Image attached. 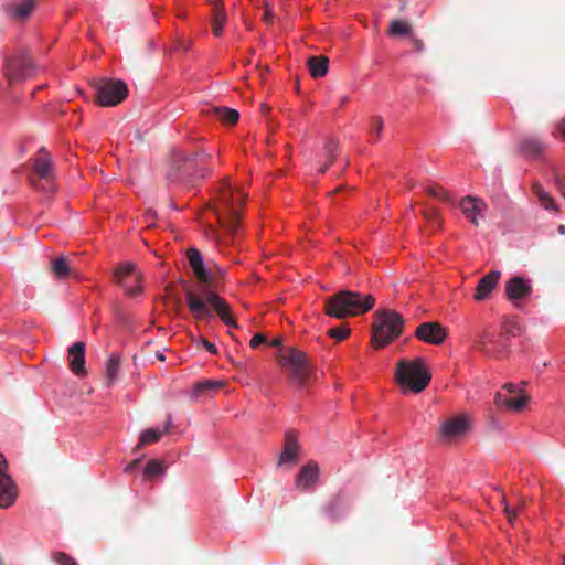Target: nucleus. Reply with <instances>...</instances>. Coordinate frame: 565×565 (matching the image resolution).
I'll use <instances>...</instances> for the list:
<instances>
[{
    "instance_id": "39448f33",
    "label": "nucleus",
    "mask_w": 565,
    "mask_h": 565,
    "mask_svg": "<svg viewBox=\"0 0 565 565\" xmlns=\"http://www.w3.org/2000/svg\"><path fill=\"white\" fill-rule=\"evenodd\" d=\"M405 321L395 310H379L374 315L372 345L382 349L396 340L404 330Z\"/></svg>"
},
{
    "instance_id": "ddd939ff",
    "label": "nucleus",
    "mask_w": 565,
    "mask_h": 565,
    "mask_svg": "<svg viewBox=\"0 0 565 565\" xmlns=\"http://www.w3.org/2000/svg\"><path fill=\"white\" fill-rule=\"evenodd\" d=\"M532 291L531 281L521 276L511 277L504 285L505 297L516 308L521 307V302L526 300L532 295Z\"/></svg>"
},
{
    "instance_id": "2eb2a0df",
    "label": "nucleus",
    "mask_w": 565,
    "mask_h": 565,
    "mask_svg": "<svg viewBox=\"0 0 565 565\" xmlns=\"http://www.w3.org/2000/svg\"><path fill=\"white\" fill-rule=\"evenodd\" d=\"M471 420L466 414L446 419L439 427V435L446 440L463 436L470 428Z\"/></svg>"
},
{
    "instance_id": "dca6fc26",
    "label": "nucleus",
    "mask_w": 565,
    "mask_h": 565,
    "mask_svg": "<svg viewBox=\"0 0 565 565\" xmlns=\"http://www.w3.org/2000/svg\"><path fill=\"white\" fill-rule=\"evenodd\" d=\"M320 477V468L316 461H309L301 467L296 476V487L300 491H309L318 483Z\"/></svg>"
},
{
    "instance_id": "a878e982",
    "label": "nucleus",
    "mask_w": 565,
    "mask_h": 565,
    "mask_svg": "<svg viewBox=\"0 0 565 565\" xmlns=\"http://www.w3.org/2000/svg\"><path fill=\"white\" fill-rule=\"evenodd\" d=\"M171 426L169 420L163 430L149 428L141 433L138 445L135 447L134 452H137L141 447L149 444H154L160 440L163 434L168 433Z\"/></svg>"
},
{
    "instance_id": "c85d7f7f",
    "label": "nucleus",
    "mask_w": 565,
    "mask_h": 565,
    "mask_svg": "<svg viewBox=\"0 0 565 565\" xmlns=\"http://www.w3.org/2000/svg\"><path fill=\"white\" fill-rule=\"evenodd\" d=\"M120 356L118 354L113 353L106 362L105 366V375L107 380V385L110 386L116 380L119 369H120Z\"/></svg>"
},
{
    "instance_id": "473e14b6",
    "label": "nucleus",
    "mask_w": 565,
    "mask_h": 565,
    "mask_svg": "<svg viewBox=\"0 0 565 565\" xmlns=\"http://www.w3.org/2000/svg\"><path fill=\"white\" fill-rule=\"evenodd\" d=\"M529 402V396L521 395L519 397H509L503 399V406H505L510 411L520 412L522 411Z\"/></svg>"
},
{
    "instance_id": "f3484780",
    "label": "nucleus",
    "mask_w": 565,
    "mask_h": 565,
    "mask_svg": "<svg viewBox=\"0 0 565 565\" xmlns=\"http://www.w3.org/2000/svg\"><path fill=\"white\" fill-rule=\"evenodd\" d=\"M68 362L71 371L79 377L87 374L85 369V343L82 341L75 342L68 348Z\"/></svg>"
},
{
    "instance_id": "5701e85b",
    "label": "nucleus",
    "mask_w": 565,
    "mask_h": 565,
    "mask_svg": "<svg viewBox=\"0 0 565 565\" xmlns=\"http://www.w3.org/2000/svg\"><path fill=\"white\" fill-rule=\"evenodd\" d=\"M498 342V339L495 335L483 332L476 339L475 345L478 350L483 352L488 356L499 358L500 352L497 351L494 348H492Z\"/></svg>"
},
{
    "instance_id": "9b49d317",
    "label": "nucleus",
    "mask_w": 565,
    "mask_h": 565,
    "mask_svg": "<svg viewBox=\"0 0 565 565\" xmlns=\"http://www.w3.org/2000/svg\"><path fill=\"white\" fill-rule=\"evenodd\" d=\"M301 446L295 430L288 429L284 435V447L276 461V469L291 470L299 460Z\"/></svg>"
},
{
    "instance_id": "412c9836",
    "label": "nucleus",
    "mask_w": 565,
    "mask_h": 565,
    "mask_svg": "<svg viewBox=\"0 0 565 565\" xmlns=\"http://www.w3.org/2000/svg\"><path fill=\"white\" fill-rule=\"evenodd\" d=\"M188 259L199 281L202 284L211 282L212 277L204 267L203 258L200 252L195 248H190L188 250Z\"/></svg>"
},
{
    "instance_id": "f257e3e1",
    "label": "nucleus",
    "mask_w": 565,
    "mask_h": 565,
    "mask_svg": "<svg viewBox=\"0 0 565 565\" xmlns=\"http://www.w3.org/2000/svg\"><path fill=\"white\" fill-rule=\"evenodd\" d=\"M374 303L375 299L370 294L342 290L326 299L324 312L329 317L344 319L370 311Z\"/></svg>"
},
{
    "instance_id": "6ab92c4d",
    "label": "nucleus",
    "mask_w": 565,
    "mask_h": 565,
    "mask_svg": "<svg viewBox=\"0 0 565 565\" xmlns=\"http://www.w3.org/2000/svg\"><path fill=\"white\" fill-rule=\"evenodd\" d=\"M501 277V271L491 270L486 276H483L476 288V292L473 295L475 300L483 301L491 295L492 290L498 285V281Z\"/></svg>"
},
{
    "instance_id": "72a5a7b5",
    "label": "nucleus",
    "mask_w": 565,
    "mask_h": 565,
    "mask_svg": "<svg viewBox=\"0 0 565 565\" xmlns=\"http://www.w3.org/2000/svg\"><path fill=\"white\" fill-rule=\"evenodd\" d=\"M390 34L396 35H408L412 32V26L407 21L394 20L391 22Z\"/></svg>"
},
{
    "instance_id": "a19ab883",
    "label": "nucleus",
    "mask_w": 565,
    "mask_h": 565,
    "mask_svg": "<svg viewBox=\"0 0 565 565\" xmlns=\"http://www.w3.org/2000/svg\"><path fill=\"white\" fill-rule=\"evenodd\" d=\"M500 503L504 509V512L508 516L509 522L512 523L516 515L515 509L511 508V505L507 502L504 497L500 500Z\"/></svg>"
},
{
    "instance_id": "8fccbe9b",
    "label": "nucleus",
    "mask_w": 565,
    "mask_h": 565,
    "mask_svg": "<svg viewBox=\"0 0 565 565\" xmlns=\"http://www.w3.org/2000/svg\"><path fill=\"white\" fill-rule=\"evenodd\" d=\"M413 45H414V47H415V50H416V51H419V52H420V51H423V50H424V43H423V41H422V40H419V39H414V40H413Z\"/></svg>"
},
{
    "instance_id": "49530a36",
    "label": "nucleus",
    "mask_w": 565,
    "mask_h": 565,
    "mask_svg": "<svg viewBox=\"0 0 565 565\" xmlns=\"http://www.w3.org/2000/svg\"><path fill=\"white\" fill-rule=\"evenodd\" d=\"M202 344L210 353L217 354L216 347L213 343L209 342L206 339H202Z\"/></svg>"
},
{
    "instance_id": "4468645a",
    "label": "nucleus",
    "mask_w": 565,
    "mask_h": 565,
    "mask_svg": "<svg viewBox=\"0 0 565 565\" xmlns=\"http://www.w3.org/2000/svg\"><path fill=\"white\" fill-rule=\"evenodd\" d=\"M414 334L419 341L431 345L441 344L448 337L447 329L437 321L420 323Z\"/></svg>"
},
{
    "instance_id": "c03bdc74",
    "label": "nucleus",
    "mask_w": 565,
    "mask_h": 565,
    "mask_svg": "<svg viewBox=\"0 0 565 565\" xmlns=\"http://www.w3.org/2000/svg\"><path fill=\"white\" fill-rule=\"evenodd\" d=\"M15 502V497H0V508L8 509Z\"/></svg>"
},
{
    "instance_id": "1a4fd4ad",
    "label": "nucleus",
    "mask_w": 565,
    "mask_h": 565,
    "mask_svg": "<svg viewBox=\"0 0 565 565\" xmlns=\"http://www.w3.org/2000/svg\"><path fill=\"white\" fill-rule=\"evenodd\" d=\"M210 159L211 154L205 152L203 149L193 151L189 154L178 151L172 157L168 178L175 181L180 178L190 177V170H195L199 163L205 162Z\"/></svg>"
},
{
    "instance_id": "ea45409f",
    "label": "nucleus",
    "mask_w": 565,
    "mask_h": 565,
    "mask_svg": "<svg viewBox=\"0 0 565 565\" xmlns=\"http://www.w3.org/2000/svg\"><path fill=\"white\" fill-rule=\"evenodd\" d=\"M53 557L58 565H77L74 558L64 552H56Z\"/></svg>"
},
{
    "instance_id": "37998d69",
    "label": "nucleus",
    "mask_w": 565,
    "mask_h": 565,
    "mask_svg": "<svg viewBox=\"0 0 565 565\" xmlns=\"http://www.w3.org/2000/svg\"><path fill=\"white\" fill-rule=\"evenodd\" d=\"M265 342H266V337L263 333H256L252 338L249 345H250V348L256 349L258 345H260Z\"/></svg>"
},
{
    "instance_id": "a211bd4d",
    "label": "nucleus",
    "mask_w": 565,
    "mask_h": 565,
    "mask_svg": "<svg viewBox=\"0 0 565 565\" xmlns=\"http://www.w3.org/2000/svg\"><path fill=\"white\" fill-rule=\"evenodd\" d=\"M462 213L476 226L479 225V218L484 217L486 204L482 200L473 196H466L460 202Z\"/></svg>"
},
{
    "instance_id": "09e8293b",
    "label": "nucleus",
    "mask_w": 565,
    "mask_h": 565,
    "mask_svg": "<svg viewBox=\"0 0 565 565\" xmlns=\"http://www.w3.org/2000/svg\"><path fill=\"white\" fill-rule=\"evenodd\" d=\"M140 462V459H135L132 460L127 467H126V472H132L139 465Z\"/></svg>"
},
{
    "instance_id": "864d4df0",
    "label": "nucleus",
    "mask_w": 565,
    "mask_h": 565,
    "mask_svg": "<svg viewBox=\"0 0 565 565\" xmlns=\"http://www.w3.org/2000/svg\"><path fill=\"white\" fill-rule=\"evenodd\" d=\"M273 347H281L282 345V339L280 337L275 338L271 343Z\"/></svg>"
},
{
    "instance_id": "393cba45",
    "label": "nucleus",
    "mask_w": 565,
    "mask_h": 565,
    "mask_svg": "<svg viewBox=\"0 0 565 565\" xmlns=\"http://www.w3.org/2000/svg\"><path fill=\"white\" fill-rule=\"evenodd\" d=\"M212 32L215 36H221L223 26L227 20L224 6L221 0L213 1Z\"/></svg>"
},
{
    "instance_id": "58836bf2",
    "label": "nucleus",
    "mask_w": 565,
    "mask_h": 565,
    "mask_svg": "<svg viewBox=\"0 0 565 565\" xmlns=\"http://www.w3.org/2000/svg\"><path fill=\"white\" fill-rule=\"evenodd\" d=\"M328 334L333 338V339H337L339 341L341 340H344L345 338L349 337L350 334V329L343 327V326H340V327H335V328H332L328 331Z\"/></svg>"
},
{
    "instance_id": "9d476101",
    "label": "nucleus",
    "mask_w": 565,
    "mask_h": 565,
    "mask_svg": "<svg viewBox=\"0 0 565 565\" xmlns=\"http://www.w3.org/2000/svg\"><path fill=\"white\" fill-rule=\"evenodd\" d=\"M38 181H32L34 188L44 192H54L52 158L45 148L39 149L33 164Z\"/></svg>"
},
{
    "instance_id": "aec40b11",
    "label": "nucleus",
    "mask_w": 565,
    "mask_h": 565,
    "mask_svg": "<svg viewBox=\"0 0 565 565\" xmlns=\"http://www.w3.org/2000/svg\"><path fill=\"white\" fill-rule=\"evenodd\" d=\"M202 114L207 117L216 118L222 124H227V125L236 124L239 118V114L235 109L227 108V107H215V106H211V105H206L205 107H203Z\"/></svg>"
},
{
    "instance_id": "b1692460",
    "label": "nucleus",
    "mask_w": 565,
    "mask_h": 565,
    "mask_svg": "<svg viewBox=\"0 0 565 565\" xmlns=\"http://www.w3.org/2000/svg\"><path fill=\"white\" fill-rule=\"evenodd\" d=\"M8 463L0 454V494H17L18 489L12 478L7 473Z\"/></svg>"
},
{
    "instance_id": "20e7f679",
    "label": "nucleus",
    "mask_w": 565,
    "mask_h": 565,
    "mask_svg": "<svg viewBox=\"0 0 565 565\" xmlns=\"http://www.w3.org/2000/svg\"><path fill=\"white\" fill-rule=\"evenodd\" d=\"M395 380L404 393L411 391L417 394L428 386L431 373L425 365L423 358L403 359L396 364Z\"/></svg>"
},
{
    "instance_id": "6e6552de",
    "label": "nucleus",
    "mask_w": 565,
    "mask_h": 565,
    "mask_svg": "<svg viewBox=\"0 0 565 565\" xmlns=\"http://www.w3.org/2000/svg\"><path fill=\"white\" fill-rule=\"evenodd\" d=\"M92 86L95 89V98L98 105L111 107L120 104L128 95V87L121 81L108 78L94 79Z\"/></svg>"
},
{
    "instance_id": "2f4dec72",
    "label": "nucleus",
    "mask_w": 565,
    "mask_h": 565,
    "mask_svg": "<svg viewBox=\"0 0 565 565\" xmlns=\"http://www.w3.org/2000/svg\"><path fill=\"white\" fill-rule=\"evenodd\" d=\"M164 471L163 462L157 459H151L143 468V475L147 479H152L160 476Z\"/></svg>"
},
{
    "instance_id": "de8ad7c7",
    "label": "nucleus",
    "mask_w": 565,
    "mask_h": 565,
    "mask_svg": "<svg viewBox=\"0 0 565 565\" xmlns=\"http://www.w3.org/2000/svg\"><path fill=\"white\" fill-rule=\"evenodd\" d=\"M556 130H557L558 136L562 137L563 139H565V118H563L558 122Z\"/></svg>"
},
{
    "instance_id": "3c124183",
    "label": "nucleus",
    "mask_w": 565,
    "mask_h": 565,
    "mask_svg": "<svg viewBox=\"0 0 565 565\" xmlns=\"http://www.w3.org/2000/svg\"><path fill=\"white\" fill-rule=\"evenodd\" d=\"M507 398L504 395H502L501 393H497L495 394V397H494V403L499 406H503V399Z\"/></svg>"
},
{
    "instance_id": "e433bc0d",
    "label": "nucleus",
    "mask_w": 565,
    "mask_h": 565,
    "mask_svg": "<svg viewBox=\"0 0 565 565\" xmlns=\"http://www.w3.org/2000/svg\"><path fill=\"white\" fill-rule=\"evenodd\" d=\"M224 384L222 382H215V381H203L199 382L194 385L193 392L195 395L200 394L203 391L206 390H215L222 387Z\"/></svg>"
},
{
    "instance_id": "c756f323",
    "label": "nucleus",
    "mask_w": 565,
    "mask_h": 565,
    "mask_svg": "<svg viewBox=\"0 0 565 565\" xmlns=\"http://www.w3.org/2000/svg\"><path fill=\"white\" fill-rule=\"evenodd\" d=\"M34 8V0H22L20 3L13 4L11 12L18 19L29 17Z\"/></svg>"
},
{
    "instance_id": "0eeeda50",
    "label": "nucleus",
    "mask_w": 565,
    "mask_h": 565,
    "mask_svg": "<svg viewBox=\"0 0 565 565\" xmlns=\"http://www.w3.org/2000/svg\"><path fill=\"white\" fill-rule=\"evenodd\" d=\"M36 73V66L25 50L12 54L6 60L4 76L10 85L32 78Z\"/></svg>"
},
{
    "instance_id": "680f3d73",
    "label": "nucleus",
    "mask_w": 565,
    "mask_h": 565,
    "mask_svg": "<svg viewBox=\"0 0 565 565\" xmlns=\"http://www.w3.org/2000/svg\"><path fill=\"white\" fill-rule=\"evenodd\" d=\"M563 565H565V558H564V561H563Z\"/></svg>"
},
{
    "instance_id": "f8f14e48",
    "label": "nucleus",
    "mask_w": 565,
    "mask_h": 565,
    "mask_svg": "<svg viewBox=\"0 0 565 565\" xmlns=\"http://www.w3.org/2000/svg\"><path fill=\"white\" fill-rule=\"evenodd\" d=\"M115 279L129 296L141 294V273L134 263H122L114 271Z\"/></svg>"
},
{
    "instance_id": "4be33fe9",
    "label": "nucleus",
    "mask_w": 565,
    "mask_h": 565,
    "mask_svg": "<svg viewBox=\"0 0 565 565\" xmlns=\"http://www.w3.org/2000/svg\"><path fill=\"white\" fill-rule=\"evenodd\" d=\"M546 149V143L537 137H524L519 142V150L527 157H539Z\"/></svg>"
},
{
    "instance_id": "79ce46f5",
    "label": "nucleus",
    "mask_w": 565,
    "mask_h": 565,
    "mask_svg": "<svg viewBox=\"0 0 565 565\" xmlns=\"http://www.w3.org/2000/svg\"><path fill=\"white\" fill-rule=\"evenodd\" d=\"M423 215L427 220L436 221V222L438 221V210L435 207H426L423 211Z\"/></svg>"
},
{
    "instance_id": "4d7b16f0",
    "label": "nucleus",
    "mask_w": 565,
    "mask_h": 565,
    "mask_svg": "<svg viewBox=\"0 0 565 565\" xmlns=\"http://www.w3.org/2000/svg\"><path fill=\"white\" fill-rule=\"evenodd\" d=\"M558 232H559L561 234H565V225H559V226H558Z\"/></svg>"
},
{
    "instance_id": "a18cd8bd",
    "label": "nucleus",
    "mask_w": 565,
    "mask_h": 565,
    "mask_svg": "<svg viewBox=\"0 0 565 565\" xmlns=\"http://www.w3.org/2000/svg\"><path fill=\"white\" fill-rule=\"evenodd\" d=\"M263 19L268 24L273 23L274 20V13L267 2H265V13Z\"/></svg>"
},
{
    "instance_id": "423d86ee",
    "label": "nucleus",
    "mask_w": 565,
    "mask_h": 565,
    "mask_svg": "<svg viewBox=\"0 0 565 565\" xmlns=\"http://www.w3.org/2000/svg\"><path fill=\"white\" fill-rule=\"evenodd\" d=\"M281 366L288 369L290 380L303 386L312 374V366L305 352L289 347L282 349L278 354Z\"/></svg>"
},
{
    "instance_id": "f03ea898",
    "label": "nucleus",
    "mask_w": 565,
    "mask_h": 565,
    "mask_svg": "<svg viewBox=\"0 0 565 565\" xmlns=\"http://www.w3.org/2000/svg\"><path fill=\"white\" fill-rule=\"evenodd\" d=\"M245 194L239 190H233L228 182H224L220 190L217 205L214 213L217 217L220 226H222L232 237L238 233L241 212Z\"/></svg>"
},
{
    "instance_id": "c9c22d12",
    "label": "nucleus",
    "mask_w": 565,
    "mask_h": 565,
    "mask_svg": "<svg viewBox=\"0 0 565 565\" xmlns=\"http://www.w3.org/2000/svg\"><path fill=\"white\" fill-rule=\"evenodd\" d=\"M426 192L433 198L439 199L445 202H451V195L448 191H446L441 186H429L426 189Z\"/></svg>"
},
{
    "instance_id": "13d9d810",
    "label": "nucleus",
    "mask_w": 565,
    "mask_h": 565,
    "mask_svg": "<svg viewBox=\"0 0 565 565\" xmlns=\"http://www.w3.org/2000/svg\"><path fill=\"white\" fill-rule=\"evenodd\" d=\"M269 72V67L268 66H265L262 68V76L265 74V73H268Z\"/></svg>"
},
{
    "instance_id": "cd10ccee",
    "label": "nucleus",
    "mask_w": 565,
    "mask_h": 565,
    "mask_svg": "<svg viewBox=\"0 0 565 565\" xmlns=\"http://www.w3.org/2000/svg\"><path fill=\"white\" fill-rule=\"evenodd\" d=\"M533 192L535 193L541 205L551 212H558V207L554 202V199L542 188L537 182L532 185Z\"/></svg>"
},
{
    "instance_id": "4c0bfd02",
    "label": "nucleus",
    "mask_w": 565,
    "mask_h": 565,
    "mask_svg": "<svg viewBox=\"0 0 565 565\" xmlns=\"http://www.w3.org/2000/svg\"><path fill=\"white\" fill-rule=\"evenodd\" d=\"M383 119L381 117H373L370 127V134L375 137L374 141H377L383 130Z\"/></svg>"
},
{
    "instance_id": "7ed1b4c3",
    "label": "nucleus",
    "mask_w": 565,
    "mask_h": 565,
    "mask_svg": "<svg viewBox=\"0 0 565 565\" xmlns=\"http://www.w3.org/2000/svg\"><path fill=\"white\" fill-rule=\"evenodd\" d=\"M203 292L205 300L193 290L188 289L185 291L186 303L193 317L198 320L211 318L212 308L226 326L238 328L236 320L232 316L230 305L212 290H204Z\"/></svg>"
},
{
    "instance_id": "052dcab7",
    "label": "nucleus",
    "mask_w": 565,
    "mask_h": 565,
    "mask_svg": "<svg viewBox=\"0 0 565 565\" xmlns=\"http://www.w3.org/2000/svg\"><path fill=\"white\" fill-rule=\"evenodd\" d=\"M348 100V97H343L341 104H344Z\"/></svg>"
},
{
    "instance_id": "7c9ffc66",
    "label": "nucleus",
    "mask_w": 565,
    "mask_h": 565,
    "mask_svg": "<svg viewBox=\"0 0 565 565\" xmlns=\"http://www.w3.org/2000/svg\"><path fill=\"white\" fill-rule=\"evenodd\" d=\"M51 271L60 279H64L70 274V267L64 257H57L51 263Z\"/></svg>"
},
{
    "instance_id": "bf43d9fd",
    "label": "nucleus",
    "mask_w": 565,
    "mask_h": 565,
    "mask_svg": "<svg viewBox=\"0 0 565 565\" xmlns=\"http://www.w3.org/2000/svg\"><path fill=\"white\" fill-rule=\"evenodd\" d=\"M268 109H269V108H268L266 105H263V106H262V111H263V113L268 111Z\"/></svg>"
},
{
    "instance_id": "bb28decb",
    "label": "nucleus",
    "mask_w": 565,
    "mask_h": 565,
    "mask_svg": "<svg viewBox=\"0 0 565 565\" xmlns=\"http://www.w3.org/2000/svg\"><path fill=\"white\" fill-rule=\"evenodd\" d=\"M308 66L312 77H323L328 73L329 60L326 56H311Z\"/></svg>"
},
{
    "instance_id": "f704fd0d",
    "label": "nucleus",
    "mask_w": 565,
    "mask_h": 565,
    "mask_svg": "<svg viewBox=\"0 0 565 565\" xmlns=\"http://www.w3.org/2000/svg\"><path fill=\"white\" fill-rule=\"evenodd\" d=\"M338 142L335 140H328L326 143H324V156L327 158V164H332L334 162V160L337 159V156H338Z\"/></svg>"
},
{
    "instance_id": "603ef678",
    "label": "nucleus",
    "mask_w": 565,
    "mask_h": 565,
    "mask_svg": "<svg viewBox=\"0 0 565 565\" xmlns=\"http://www.w3.org/2000/svg\"><path fill=\"white\" fill-rule=\"evenodd\" d=\"M504 390H507L509 393H515L516 392V387L514 384L512 383H507L504 386H503Z\"/></svg>"
},
{
    "instance_id": "5fc2aeb1",
    "label": "nucleus",
    "mask_w": 565,
    "mask_h": 565,
    "mask_svg": "<svg viewBox=\"0 0 565 565\" xmlns=\"http://www.w3.org/2000/svg\"><path fill=\"white\" fill-rule=\"evenodd\" d=\"M328 168H329V164L324 163L323 166H321L319 168V173L324 174L327 172Z\"/></svg>"
},
{
    "instance_id": "6e6d98bb",
    "label": "nucleus",
    "mask_w": 565,
    "mask_h": 565,
    "mask_svg": "<svg viewBox=\"0 0 565 565\" xmlns=\"http://www.w3.org/2000/svg\"><path fill=\"white\" fill-rule=\"evenodd\" d=\"M156 358H157L159 361H161V362L166 361V356H164V354H163L162 352H160V351H158V352L156 353Z\"/></svg>"
}]
</instances>
